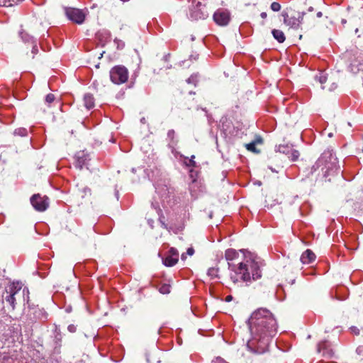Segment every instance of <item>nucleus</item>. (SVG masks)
Here are the masks:
<instances>
[{"label": "nucleus", "mask_w": 363, "mask_h": 363, "mask_svg": "<svg viewBox=\"0 0 363 363\" xmlns=\"http://www.w3.org/2000/svg\"><path fill=\"white\" fill-rule=\"evenodd\" d=\"M20 35H21L22 40L25 42H28V43L30 42L31 43H35V40H33V37L26 33L21 32Z\"/></svg>", "instance_id": "393cba45"}, {"label": "nucleus", "mask_w": 363, "mask_h": 363, "mask_svg": "<svg viewBox=\"0 0 363 363\" xmlns=\"http://www.w3.org/2000/svg\"><path fill=\"white\" fill-rule=\"evenodd\" d=\"M84 106L87 109H91L94 106V99L90 94H86L84 96Z\"/></svg>", "instance_id": "a211bd4d"}, {"label": "nucleus", "mask_w": 363, "mask_h": 363, "mask_svg": "<svg viewBox=\"0 0 363 363\" xmlns=\"http://www.w3.org/2000/svg\"><path fill=\"white\" fill-rule=\"evenodd\" d=\"M81 155H84L83 152L80 153H77V165L79 167V168H82L83 166L86 165V160L85 159H83L82 158V156H81Z\"/></svg>", "instance_id": "b1692460"}, {"label": "nucleus", "mask_w": 363, "mask_h": 363, "mask_svg": "<svg viewBox=\"0 0 363 363\" xmlns=\"http://www.w3.org/2000/svg\"><path fill=\"white\" fill-rule=\"evenodd\" d=\"M62 335L60 331V329L55 326L54 330V351L56 353L60 352V349L62 347Z\"/></svg>", "instance_id": "ddd939ff"}, {"label": "nucleus", "mask_w": 363, "mask_h": 363, "mask_svg": "<svg viewBox=\"0 0 363 363\" xmlns=\"http://www.w3.org/2000/svg\"><path fill=\"white\" fill-rule=\"evenodd\" d=\"M272 33L273 35V37L280 43H284L286 38L284 35V33L283 31L278 30V29H274L272 31Z\"/></svg>", "instance_id": "aec40b11"}, {"label": "nucleus", "mask_w": 363, "mask_h": 363, "mask_svg": "<svg viewBox=\"0 0 363 363\" xmlns=\"http://www.w3.org/2000/svg\"><path fill=\"white\" fill-rule=\"evenodd\" d=\"M186 254L189 256H192L194 254V250L193 247H189L186 250Z\"/></svg>", "instance_id": "4c0bfd02"}, {"label": "nucleus", "mask_w": 363, "mask_h": 363, "mask_svg": "<svg viewBox=\"0 0 363 363\" xmlns=\"http://www.w3.org/2000/svg\"><path fill=\"white\" fill-rule=\"evenodd\" d=\"M33 48H32V53L35 55L38 52V46H37V44H36L35 42L34 43H33Z\"/></svg>", "instance_id": "58836bf2"}, {"label": "nucleus", "mask_w": 363, "mask_h": 363, "mask_svg": "<svg viewBox=\"0 0 363 363\" xmlns=\"http://www.w3.org/2000/svg\"><path fill=\"white\" fill-rule=\"evenodd\" d=\"M195 158L194 155H192L191 157V159L187 161H185L184 163L187 167H195L196 166V162L194 160Z\"/></svg>", "instance_id": "7c9ffc66"}, {"label": "nucleus", "mask_w": 363, "mask_h": 363, "mask_svg": "<svg viewBox=\"0 0 363 363\" xmlns=\"http://www.w3.org/2000/svg\"><path fill=\"white\" fill-rule=\"evenodd\" d=\"M148 224L150 225L151 228H153V220L152 219L147 220Z\"/></svg>", "instance_id": "a18cd8bd"}, {"label": "nucleus", "mask_w": 363, "mask_h": 363, "mask_svg": "<svg viewBox=\"0 0 363 363\" xmlns=\"http://www.w3.org/2000/svg\"><path fill=\"white\" fill-rule=\"evenodd\" d=\"M252 337L247 346L252 352H265L277 332V323L273 314L266 308H259L248 319Z\"/></svg>", "instance_id": "f257e3e1"}, {"label": "nucleus", "mask_w": 363, "mask_h": 363, "mask_svg": "<svg viewBox=\"0 0 363 363\" xmlns=\"http://www.w3.org/2000/svg\"><path fill=\"white\" fill-rule=\"evenodd\" d=\"M299 155H300L299 152L293 148L291 150V151L290 152V154L288 155V157L292 161H296L298 158Z\"/></svg>", "instance_id": "a878e982"}, {"label": "nucleus", "mask_w": 363, "mask_h": 363, "mask_svg": "<svg viewBox=\"0 0 363 363\" xmlns=\"http://www.w3.org/2000/svg\"><path fill=\"white\" fill-rule=\"evenodd\" d=\"M207 16L208 13L201 2H197L193 8L190 9L189 18L191 20L205 19Z\"/></svg>", "instance_id": "6e6552de"}, {"label": "nucleus", "mask_w": 363, "mask_h": 363, "mask_svg": "<svg viewBox=\"0 0 363 363\" xmlns=\"http://www.w3.org/2000/svg\"><path fill=\"white\" fill-rule=\"evenodd\" d=\"M145 118H143L141 119V122H142V123H145Z\"/></svg>", "instance_id": "8fccbe9b"}, {"label": "nucleus", "mask_w": 363, "mask_h": 363, "mask_svg": "<svg viewBox=\"0 0 363 363\" xmlns=\"http://www.w3.org/2000/svg\"><path fill=\"white\" fill-rule=\"evenodd\" d=\"M114 43L117 45L118 49H122L125 46V43L121 40L115 39Z\"/></svg>", "instance_id": "f704fd0d"}, {"label": "nucleus", "mask_w": 363, "mask_h": 363, "mask_svg": "<svg viewBox=\"0 0 363 363\" xmlns=\"http://www.w3.org/2000/svg\"><path fill=\"white\" fill-rule=\"evenodd\" d=\"M65 15L67 18L77 24H82L85 19L84 13L78 9L75 8H65Z\"/></svg>", "instance_id": "423d86ee"}, {"label": "nucleus", "mask_w": 363, "mask_h": 363, "mask_svg": "<svg viewBox=\"0 0 363 363\" xmlns=\"http://www.w3.org/2000/svg\"><path fill=\"white\" fill-rule=\"evenodd\" d=\"M187 83L189 84H194L196 85L197 82V76L196 75H191L187 80Z\"/></svg>", "instance_id": "72a5a7b5"}, {"label": "nucleus", "mask_w": 363, "mask_h": 363, "mask_svg": "<svg viewBox=\"0 0 363 363\" xmlns=\"http://www.w3.org/2000/svg\"><path fill=\"white\" fill-rule=\"evenodd\" d=\"M213 20L219 26H226L230 21V13L226 10L218 9L213 14Z\"/></svg>", "instance_id": "9d476101"}, {"label": "nucleus", "mask_w": 363, "mask_h": 363, "mask_svg": "<svg viewBox=\"0 0 363 363\" xmlns=\"http://www.w3.org/2000/svg\"><path fill=\"white\" fill-rule=\"evenodd\" d=\"M232 299H233V297H232V296L230 295V296H226L225 301L230 302V301H232Z\"/></svg>", "instance_id": "c03bdc74"}, {"label": "nucleus", "mask_w": 363, "mask_h": 363, "mask_svg": "<svg viewBox=\"0 0 363 363\" xmlns=\"http://www.w3.org/2000/svg\"><path fill=\"white\" fill-rule=\"evenodd\" d=\"M160 292L163 294H167L170 292V286L164 284L160 288Z\"/></svg>", "instance_id": "cd10ccee"}, {"label": "nucleus", "mask_w": 363, "mask_h": 363, "mask_svg": "<svg viewBox=\"0 0 363 363\" xmlns=\"http://www.w3.org/2000/svg\"><path fill=\"white\" fill-rule=\"evenodd\" d=\"M356 352L359 354H363V346H359L357 348Z\"/></svg>", "instance_id": "ea45409f"}, {"label": "nucleus", "mask_w": 363, "mask_h": 363, "mask_svg": "<svg viewBox=\"0 0 363 363\" xmlns=\"http://www.w3.org/2000/svg\"><path fill=\"white\" fill-rule=\"evenodd\" d=\"M238 252L234 249H228L225 252V257L228 262L235 259L238 257Z\"/></svg>", "instance_id": "6ab92c4d"}, {"label": "nucleus", "mask_w": 363, "mask_h": 363, "mask_svg": "<svg viewBox=\"0 0 363 363\" xmlns=\"http://www.w3.org/2000/svg\"><path fill=\"white\" fill-rule=\"evenodd\" d=\"M14 134L19 136H26L28 134V130L25 128H18L14 130Z\"/></svg>", "instance_id": "bb28decb"}, {"label": "nucleus", "mask_w": 363, "mask_h": 363, "mask_svg": "<svg viewBox=\"0 0 363 363\" xmlns=\"http://www.w3.org/2000/svg\"><path fill=\"white\" fill-rule=\"evenodd\" d=\"M271 9L274 11H279L281 9V5L277 2H273L271 4Z\"/></svg>", "instance_id": "2f4dec72"}, {"label": "nucleus", "mask_w": 363, "mask_h": 363, "mask_svg": "<svg viewBox=\"0 0 363 363\" xmlns=\"http://www.w3.org/2000/svg\"><path fill=\"white\" fill-rule=\"evenodd\" d=\"M22 286L21 282L13 281L6 289V294L3 295V299L9 305L12 311L16 308V296L22 289Z\"/></svg>", "instance_id": "20e7f679"}, {"label": "nucleus", "mask_w": 363, "mask_h": 363, "mask_svg": "<svg viewBox=\"0 0 363 363\" xmlns=\"http://www.w3.org/2000/svg\"><path fill=\"white\" fill-rule=\"evenodd\" d=\"M67 330L70 333H75L77 330V327L74 324H70L68 325Z\"/></svg>", "instance_id": "e433bc0d"}, {"label": "nucleus", "mask_w": 363, "mask_h": 363, "mask_svg": "<svg viewBox=\"0 0 363 363\" xmlns=\"http://www.w3.org/2000/svg\"><path fill=\"white\" fill-rule=\"evenodd\" d=\"M313 9L312 6L308 8V11H313Z\"/></svg>", "instance_id": "09e8293b"}, {"label": "nucleus", "mask_w": 363, "mask_h": 363, "mask_svg": "<svg viewBox=\"0 0 363 363\" xmlns=\"http://www.w3.org/2000/svg\"><path fill=\"white\" fill-rule=\"evenodd\" d=\"M156 193L160 196L162 203H164L165 200L169 198V189L166 184H157L155 185Z\"/></svg>", "instance_id": "4468645a"}, {"label": "nucleus", "mask_w": 363, "mask_h": 363, "mask_svg": "<svg viewBox=\"0 0 363 363\" xmlns=\"http://www.w3.org/2000/svg\"><path fill=\"white\" fill-rule=\"evenodd\" d=\"M207 274L212 279L217 278L218 277V269L215 267L209 268Z\"/></svg>", "instance_id": "5701e85b"}, {"label": "nucleus", "mask_w": 363, "mask_h": 363, "mask_svg": "<svg viewBox=\"0 0 363 363\" xmlns=\"http://www.w3.org/2000/svg\"><path fill=\"white\" fill-rule=\"evenodd\" d=\"M315 254L310 250H306L301 256V261L303 264H310L314 261Z\"/></svg>", "instance_id": "dca6fc26"}, {"label": "nucleus", "mask_w": 363, "mask_h": 363, "mask_svg": "<svg viewBox=\"0 0 363 363\" xmlns=\"http://www.w3.org/2000/svg\"><path fill=\"white\" fill-rule=\"evenodd\" d=\"M110 78L116 84H123L128 78V69L123 66H115L110 71Z\"/></svg>", "instance_id": "39448f33"}, {"label": "nucleus", "mask_w": 363, "mask_h": 363, "mask_svg": "<svg viewBox=\"0 0 363 363\" xmlns=\"http://www.w3.org/2000/svg\"><path fill=\"white\" fill-rule=\"evenodd\" d=\"M23 0H0V6H13Z\"/></svg>", "instance_id": "4be33fe9"}, {"label": "nucleus", "mask_w": 363, "mask_h": 363, "mask_svg": "<svg viewBox=\"0 0 363 363\" xmlns=\"http://www.w3.org/2000/svg\"><path fill=\"white\" fill-rule=\"evenodd\" d=\"M246 147L250 151H255V144L254 143L247 144Z\"/></svg>", "instance_id": "c9c22d12"}, {"label": "nucleus", "mask_w": 363, "mask_h": 363, "mask_svg": "<svg viewBox=\"0 0 363 363\" xmlns=\"http://www.w3.org/2000/svg\"><path fill=\"white\" fill-rule=\"evenodd\" d=\"M315 79L322 84L325 83L327 81V77L323 73H320L318 75H316Z\"/></svg>", "instance_id": "c85d7f7f"}, {"label": "nucleus", "mask_w": 363, "mask_h": 363, "mask_svg": "<svg viewBox=\"0 0 363 363\" xmlns=\"http://www.w3.org/2000/svg\"><path fill=\"white\" fill-rule=\"evenodd\" d=\"M55 97L54 94H48L45 96V103L48 104H50L51 103H52L55 101Z\"/></svg>", "instance_id": "c756f323"}, {"label": "nucleus", "mask_w": 363, "mask_h": 363, "mask_svg": "<svg viewBox=\"0 0 363 363\" xmlns=\"http://www.w3.org/2000/svg\"><path fill=\"white\" fill-rule=\"evenodd\" d=\"M132 172H135V169H134V168H133V169H132Z\"/></svg>", "instance_id": "603ef678"}, {"label": "nucleus", "mask_w": 363, "mask_h": 363, "mask_svg": "<svg viewBox=\"0 0 363 363\" xmlns=\"http://www.w3.org/2000/svg\"><path fill=\"white\" fill-rule=\"evenodd\" d=\"M152 206L155 209L156 212L157 213V214L159 216V220H160V222L162 226L164 228H167V225L165 224L164 221L163 220L164 217L161 215L162 210L160 208L158 202L157 201H152Z\"/></svg>", "instance_id": "f3484780"}, {"label": "nucleus", "mask_w": 363, "mask_h": 363, "mask_svg": "<svg viewBox=\"0 0 363 363\" xmlns=\"http://www.w3.org/2000/svg\"><path fill=\"white\" fill-rule=\"evenodd\" d=\"M292 149H293V147L291 145H280L277 147V151L281 152L283 154H285L286 155H289Z\"/></svg>", "instance_id": "412c9836"}, {"label": "nucleus", "mask_w": 363, "mask_h": 363, "mask_svg": "<svg viewBox=\"0 0 363 363\" xmlns=\"http://www.w3.org/2000/svg\"><path fill=\"white\" fill-rule=\"evenodd\" d=\"M317 350L318 352H321L323 351V355L326 357H330L333 354L332 350L330 349L329 342L327 341L319 342L318 345Z\"/></svg>", "instance_id": "2eb2a0df"}, {"label": "nucleus", "mask_w": 363, "mask_h": 363, "mask_svg": "<svg viewBox=\"0 0 363 363\" xmlns=\"http://www.w3.org/2000/svg\"><path fill=\"white\" fill-rule=\"evenodd\" d=\"M30 203L36 211L40 212L45 211L49 206L48 199L40 194H34L30 198Z\"/></svg>", "instance_id": "0eeeda50"}, {"label": "nucleus", "mask_w": 363, "mask_h": 363, "mask_svg": "<svg viewBox=\"0 0 363 363\" xmlns=\"http://www.w3.org/2000/svg\"><path fill=\"white\" fill-rule=\"evenodd\" d=\"M244 255V260L238 265L228 262L230 277L233 283L249 282L262 277L260 266L257 256L250 252L240 250Z\"/></svg>", "instance_id": "f03ea898"}, {"label": "nucleus", "mask_w": 363, "mask_h": 363, "mask_svg": "<svg viewBox=\"0 0 363 363\" xmlns=\"http://www.w3.org/2000/svg\"><path fill=\"white\" fill-rule=\"evenodd\" d=\"M174 135V130H169L167 133V136L170 138H172Z\"/></svg>", "instance_id": "a19ab883"}, {"label": "nucleus", "mask_w": 363, "mask_h": 363, "mask_svg": "<svg viewBox=\"0 0 363 363\" xmlns=\"http://www.w3.org/2000/svg\"><path fill=\"white\" fill-rule=\"evenodd\" d=\"M85 191H89H89H90V189H85Z\"/></svg>", "instance_id": "3c124183"}, {"label": "nucleus", "mask_w": 363, "mask_h": 363, "mask_svg": "<svg viewBox=\"0 0 363 363\" xmlns=\"http://www.w3.org/2000/svg\"><path fill=\"white\" fill-rule=\"evenodd\" d=\"M351 330L353 333L356 334V335H358L359 334V329L356 327H352L351 328Z\"/></svg>", "instance_id": "79ce46f5"}, {"label": "nucleus", "mask_w": 363, "mask_h": 363, "mask_svg": "<svg viewBox=\"0 0 363 363\" xmlns=\"http://www.w3.org/2000/svg\"><path fill=\"white\" fill-rule=\"evenodd\" d=\"M28 294H29L28 289L27 288L23 289V301H26L27 303L29 301V296H28Z\"/></svg>", "instance_id": "473e14b6"}, {"label": "nucleus", "mask_w": 363, "mask_h": 363, "mask_svg": "<svg viewBox=\"0 0 363 363\" xmlns=\"http://www.w3.org/2000/svg\"><path fill=\"white\" fill-rule=\"evenodd\" d=\"M260 16L262 18H265L267 17V13L265 12H262Z\"/></svg>", "instance_id": "49530a36"}, {"label": "nucleus", "mask_w": 363, "mask_h": 363, "mask_svg": "<svg viewBox=\"0 0 363 363\" xmlns=\"http://www.w3.org/2000/svg\"><path fill=\"white\" fill-rule=\"evenodd\" d=\"M179 260V252L174 247H171L165 258H162V263L166 267L174 266Z\"/></svg>", "instance_id": "9b49d317"}, {"label": "nucleus", "mask_w": 363, "mask_h": 363, "mask_svg": "<svg viewBox=\"0 0 363 363\" xmlns=\"http://www.w3.org/2000/svg\"><path fill=\"white\" fill-rule=\"evenodd\" d=\"M187 257V255L186 253H182L181 255V259L184 261Z\"/></svg>", "instance_id": "37998d69"}, {"label": "nucleus", "mask_w": 363, "mask_h": 363, "mask_svg": "<svg viewBox=\"0 0 363 363\" xmlns=\"http://www.w3.org/2000/svg\"><path fill=\"white\" fill-rule=\"evenodd\" d=\"M322 12L321 11H318L316 14L317 17L318 18H320L322 16Z\"/></svg>", "instance_id": "de8ad7c7"}, {"label": "nucleus", "mask_w": 363, "mask_h": 363, "mask_svg": "<svg viewBox=\"0 0 363 363\" xmlns=\"http://www.w3.org/2000/svg\"><path fill=\"white\" fill-rule=\"evenodd\" d=\"M336 160L337 158L330 151H325L313 165L311 173L313 174L318 172V174H319L320 171L318 169L320 168L323 175L326 177L329 172L336 169Z\"/></svg>", "instance_id": "7ed1b4c3"}, {"label": "nucleus", "mask_w": 363, "mask_h": 363, "mask_svg": "<svg viewBox=\"0 0 363 363\" xmlns=\"http://www.w3.org/2000/svg\"><path fill=\"white\" fill-rule=\"evenodd\" d=\"M221 130L223 133L225 137H232L237 135V130L233 126L232 123L228 121L226 118H222L221 121Z\"/></svg>", "instance_id": "f8f14e48"}, {"label": "nucleus", "mask_w": 363, "mask_h": 363, "mask_svg": "<svg viewBox=\"0 0 363 363\" xmlns=\"http://www.w3.org/2000/svg\"><path fill=\"white\" fill-rule=\"evenodd\" d=\"M305 14V12H299L298 13V16H289L287 14L283 15L284 18V22L286 26H289L290 28L297 29L302 23Z\"/></svg>", "instance_id": "1a4fd4ad"}]
</instances>
